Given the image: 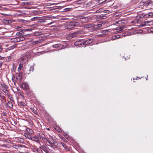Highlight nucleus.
<instances>
[{"mask_svg": "<svg viewBox=\"0 0 153 153\" xmlns=\"http://www.w3.org/2000/svg\"><path fill=\"white\" fill-rule=\"evenodd\" d=\"M80 23L78 22H69L67 26V28L72 30L74 28L78 27L80 25Z\"/></svg>", "mask_w": 153, "mask_h": 153, "instance_id": "1", "label": "nucleus"}, {"mask_svg": "<svg viewBox=\"0 0 153 153\" xmlns=\"http://www.w3.org/2000/svg\"><path fill=\"white\" fill-rule=\"evenodd\" d=\"M123 20H120L116 22V23L120 25H121L118 27L116 28V30H118V32L119 33L122 32L123 30V29L126 28V26L124 25H123V24L124 25V22H123L122 21Z\"/></svg>", "mask_w": 153, "mask_h": 153, "instance_id": "2", "label": "nucleus"}, {"mask_svg": "<svg viewBox=\"0 0 153 153\" xmlns=\"http://www.w3.org/2000/svg\"><path fill=\"white\" fill-rule=\"evenodd\" d=\"M48 18L47 16L42 17H39L37 16L34 17L32 18L31 20L32 21H34L35 20H39V22H45V20H45L46 19H47L46 18Z\"/></svg>", "mask_w": 153, "mask_h": 153, "instance_id": "3", "label": "nucleus"}, {"mask_svg": "<svg viewBox=\"0 0 153 153\" xmlns=\"http://www.w3.org/2000/svg\"><path fill=\"white\" fill-rule=\"evenodd\" d=\"M81 33V31H78L69 34L67 36L68 39H71L76 36L77 35Z\"/></svg>", "mask_w": 153, "mask_h": 153, "instance_id": "4", "label": "nucleus"}, {"mask_svg": "<svg viewBox=\"0 0 153 153\" xmlns=\"http://www.w3.org/2000/svg\"><path fill=\"white\" fill-rule=\"evenodd\" d=\"M22 73L21 72L16 73V79L18 81L20 82L21 81L22 77Z\"/></svg>", "mask_w": 153, "mask_h": 153, "instance_id": "5", "label": "nucleus"}, {"mask_svg": "<svg viewBox=\"0 0 153 153\" xmlns=\"http://www.w3.org/2000/svg\"><path fill=\"white\" fill-rule=\"evenodd\" d=\"M94 41V39H90L86 40L84 42H83V45H86L90 44Z\"/></svg>", "mask_w": 153, "mask_h": 153, "instance_id": "6", "label": "nucleus"}, {"mask_svg": "<svg viewBox=\"0 0 153 153\" xmlns=\"http://www.w3.org/2000/svg\"><path fill=\"white\" fill-rule=\"evenodd\" d=\"M46 139L45 140L47 141L50 145L55 141L54 140L53 137L52 136H49V137H47Z\"/></svg>", "mask_w": 153, "mask_h": 153, "instance_id": "7", "label": "nucleus"}, {"mask_svg": "<svg viewBox=\"0 0 153 153\" xmlns=\"http://www.w3.org/2000/svg\"><path fill=\"white\" fill-rule=\"evenodd\" d=\"M91 17L89 16L87 17L84 16L82 18V19L83 20V21H84V22H89L91 20Z\"/></svg>", "mask_w": 153, "mask_h": 153, "instance_id": "8", "label": "nucleus"}, {"mask_svg": "<svg viewBox=\"0 0 153 153\" xmlns=\"http://www.w3.org/2000/svg\"><path fill=\"white\" fill-rule=\"evenodd\" d=\"M95 26V25L94 23H89L85 25H84V27L85 28H88Z\"/></svg>", "mask_w": 153, "mask_h": 153, "instance_id": "9", "label": "nucleus"}, {"mask_svg": "<svg viewBox=\"0 0 153 153\" xmlns=\"http://www.w3.org/2000/svg\"><path fill=\"white\" fill-rule=\"evenodd\" d=\"M83 40H81L76 41L75 42L74 45L75 46H80L81 45L83 44Z\"/></svg>", "mask_w": 153, "mask_h": 153, "instance_id": "10", "label": "nucleus"}, {"mask_svg": "<svg viewBox=\"0 0 153 153\" xmlns=\"http://www.w3.org/2000/svg\"><path fill=\"white\" fill-rule=\"evenodd\" d=\"M50 146L53 149L57 148H58L57 143L55 141L53 142L52 144L50 145Z\"/></svg>", "mask_w": 153, "mask_h": 153, "instance_id": "11", "label": "nucleus"}, {"mask_svg": "<svg viewBox=\"0 0 153 153\" xmlns=\"http://www.w3.org/2000/svg\"><path fill=\"white\" fill-rule=\"evenodd\" d=\"M46 137H47L43 134L42 133L39 134V138L40 139H41L42 140L45 139L46 140V139H47Z\"/></svg>", "mask_w": 153, "mask_h": 153, "instance_id": "12", "label": "nucleus"}, {"mask_svg": "<svg viewBox=\"0 0 153 153\" xmlns=\"http://www.w3.org/2000/svg\"><path fill=\"white\" fill-rule=\"evenodd\" d=\"M31 138L32 139H30V140L35 141L36 142H37L38 143H39L40 141L39 140L38 138L37 137V136H33V137H31Z\"/></svg>", "mask_w": 153, "mask_h": 153, "instance_id": "13", "label": "nucleus"}, {"mask_svg": "<svg viewBox=\"0 0 153 153\" xmlns=\"http://www.w3.org/2000/svg\"><path fill=\"white\" fill-rule=\"evenodd\" d=\"M22 87L25 90L28 89L29 88L28 84L26 83H24L22 84Z\"/></svg>", "mask_w": 153, "mask_h": 153, "instance_id": "14", "label": "nucleus"}, {"mask_svg": "<svg viewBox=\"0 0 153 153\" xmlns=\"http://www.w3.org/2000/svg\"><path fill=\"white\" fill-rule=\"evenodd\" d=\"M4 94L3 92L0 91V97L1 100L6 101V97L4 96Z\"/></svg>", "mask_w": 153, "mask_h": 153, "instance_id": "15", "label": "nucleus"}, {"mask_svg": "<svg viewBox=\"0 0 153 153\" xmlns=\"http://www.w3.org/2000/svg\"><path fill=\"white\" fill-rule=\"evenodd\" d=\"M13 102L11 101H8L7 102V105L8 107L11 108L12 109L13 107Z\"/></svg>", "mask_w": 153, "mask_h": 153, "instance_id": "16", "label": "nucleus"}, {"mask_svg": "<svg viewBox=\"0 0 153 153\" xmlns=\"http://www.w3.org/2000/svg\"><path fill=\"white\" fill-rule=\"evenodd\" d=\"M18 105L21 108H23L26 105L25 103L23 102H19L18 103Z\"/></svg>", "mask_w": 153, "mask_h": 153, "instance_id": "17", "label": "nucleus"}, {"mask_svg": "<svg viewBox=\"0 0 153 153\" xmlns=\"http://www.w3.org/2000/svg\"><path fill=\"white\" fill-rule=\"evenodd\" d=\"M23 65H24V64H23V63L22 62H21L19 65V67L18 68V71H20L22 69V68H23Z\"/></svg>", "mask_w": 153, "mask_h": 153, "instance_id": "18", "label": "nucleus"}, {"mask_svg": "<svg viewBox=\"0 0 153 153\" xmlns=\"http://www.w3.org/2000/svg\"><path fill=\"white\" fill-rule=\"evenodd\" d=\"M95 1H98V4H102L108 2L107 0H95Z\"/></svg>", "mask_w": 153, "mask_h": 153, "instance_id": "19", "label": "nucleus"}, {"mask_svg": "<svg viewBox=\"0 0 153 153\" xmlns=\"http://www.w3.org/2000/svg\"><path fill=\"white\" fill-rule=\"evenodd\" d=\"M8 97L10 101L13 102V103H15L13 95L10 94L9 95H8Z\"/></svg>", "mask_w": 153, "mask_h": 153, "instance_id": "20", "label": "nucleus"}, {"mask_svg": "<svg viewBox=\"0 0 153 153\" xmlns=\"http://www.w3.org/2000/svg\"><path fill=\"white\" fill-rule=\"evenodd\" d=\"M32 134H30L26 132L25 133V136L27 138L30 139H31V135Z\"/></svg>", "mask_w": 153, "mask_h": 153, "instance_id": "21", "label": "nucleus"}, {"mask_svg": "<svg viewBox=\"0 0 153 153\" xmlns=\"http://www.w3.org/2000/svg\"><path fill=\"white\" fill-rule=\"evenodd\" d=\"M40 148L45 152L46 153H50L49 151L47 149L46 147L44 146H42L41 147H40Z\"/></svg>", "mask_w": 153, "mask_h": 153, "instance_id": "22", "label": "nucleus"}, {"mask_svg": "<svg viewBox=\"0 0 153 153\" xmlns=\"http://www.w3.org/2000/svg\"><path fill=\"white\" fill-rule=\"evenodd\" d=\"M27 132L30 134H33L34 133L33 131L31 129L27 128L26 129Z\"/></svg>", "mask_w": 153, "mask_h": 153, "instance_id": "23", "label": "nucleus"}, {"mask_svg": "<svg viewBox=\"0 0 153 153\" xmlns=\"http://www.w3.org/2000/svg\"><path fill=\"white\" fill-rule=\"evenodd\" d=\"M42 41V39H39L38 40L35 41L33 42V44L34 45L41 43Z\"/></svg>", "mask_w": 153, "mask_h": 153, "instance_id": "24", "label": "nucleus"}, {"mask_svg": "<svg viewBox=\"0 0 153 153\" xmlns=\"http://www.w3.org/2000/svg\"><path fill=\"white\" fill-rule=\"evenodd\" d=\"M106 15V14H101L99 18L101 19H106L107 18Z\"/></svg>", "mask_w": 153, "mask_h": 153, "instance_id": "25", "label": "nucleus"}, {"mask_svg": "<svg viewBox=\"0 0 153 153\" xmlns=\"http://www.w3.org/2000/svg\"><path fill=\"white\" fill-rule=\"evenodd\" d=\"M34 70V67L33 66H30L29 69L28 70V71L27 72L28 74H30V71H33Z\"/></svg>", "mask_w": 153, "mask_h": 153, "instance_id": "26", "label": "nucleus"}, {"mask_svg": "<svg viewBox=\"0 0 153 153\" xmlns=\"http://www.w3.org/2000/svg\"><path fill=\"white\" fill-rule=\"evenodd\" d=\"M21 41V40L20 38H13L12 39V42H18L20 41Z\"/></svg>", "mask_w": 153, "mask_h": 153, "instance_id": "27", "label": "nucleus"}, {"mask_svg": "<svg viewBox=\"0 0 153 153\" xmlns=\"http://www.w3.org/2000/svg\"><path fill=\"white\" fill-rule=\"evenodd\" d=\"M1 85L2 88L8 89V86L4 83L1 84Z\"/></svg>", "mask_w": 153, "mask_h": 153, "instance_id": "28", "label": "nucleus"}, {"mask_svg": "<svg viewBox=\"0 0 153 153\" xmlns=\"http://www.w3.org/2000/svg\"><path fill=\"white\" fill-rule=\"evenodd\" d=\"M40 34L39 32H36L35 33H34L33 34V35L35 36H39V38H41V36H40Z\"/></svg>", "mask_w": 153, "mask_h": 153, "instance_id": "29", "label": "nucleus"}, {"mask_svg": "<svg viewBox=\"0 0 153 153\" xmlns=\"http://www.w3.org/2000/svg\"><path fill=\"white\" fill-rule=\"evenodd\" d=\"M151 1H148L147 2H146L145 3H143V5H144V6H148L150 4H151Z\"/></svg>", "mask_w": 153, "mask_h": 153, "instance_id": "30", "label": "nucleus"}, {"mask_svg": "<svg viewBox=\"0 0 153 153\" xmlns=\"http://www.w3.org/2000/svg\"><path fill=\"white\" fill-rule=\"evenodd\" d=\"M32 30L31 29H28V28H24L22 30L24 31H30Z\"/></svg>", "mask_w": 153, "mask_h": 153, "instance_id": "31", "label": "nucleus"}, {"mask_svg": "<svg viewBox=\"0 0 153 153\" xmlns=\"http://www.w3.org/2000/svg\"><path fill=\"white\" fill-rule=\"evenodd\" d=\"M120 37V36L119 35L117 36H113L112 37V38L113 39H118Z\"/></svg>", "mask_w": 153, "mask_h": 153, "instance_id": "32", "label": "nucleus"}, {"mask_svg": "<svg viewBox=\"0 0 153 153\" xmlns=\"http://www.w3.org/2000/svg\"><path fill=\"white\" fill-rule=\"evenodd\" d=\"M55 129L59 133H61L62 132L61 130L58 127L56 128Z\"/></svg>", "mask_w": 153, "mask_h": 153, "instance_id": "33", "label": "nucleus"}, {"mask_svg": "<svg viewBox=\"0 0 153 153\" xmlns=\"http://www.w3.org/2000/svg\"><path fill=\"white\" fill-rule=\"evenodd\" d=\"M13 147L14 148H15L16 149H18L20 148V146L19 145H14L13 146Z\"/></svg>", "mask_w": 153, "mask_h": 153, "instance_id": "34", "label": "nucleus"}, {"mask_svg": "<svg viewBox=\"0 0 153 153\" xmlns=\"http://www.w3.org/2000/svg\"><path fill=\"white\" fill-rule=\"evenodd\" d=\"M102 26V24L101 22H99L98 23L97 25H95V26H98L99 27H100Z\"/></svg>", "mask_w": 153, "mask_h": 153, "instance_id": "35", "label": "nucleus"}, {"mask_svg": "<svg viewBox=\"0 0 153 153\" xmlns=\"http://www.w3.org/2000/svg\"><path fill=\"white\" fill-rule=\"evenodd\" d=\"M130 35V33H124L122 34V36L124 37H125L126 36L129 35Z\"/></svg>", "mask_w": 153, "mask_h": 153, "instance_id": "36", "label": "nucleus"}, {"mask_svg": "<svg viewBox=\"0 0 153 153\" xmlns=\"http://www.w3.org/2000/svg\"><path fill=\"white\" fill-rule=\"evenodd\" d=\"M76 3L78 4H81L82 3V0H79L76 1Z\"/></svg>", "mask_w": 153, "mask_h": 153, "instance_id": "37", "label": "nucleus"}, {"mask_svg": "<svg viewBox=\"0 0 153 153\" xmlns=\"http://www.w3.org/2000/svg\"><path fill=\"white\" fill-rule=\"evenodd\" d=\"M62 145L63 147L66 149H68V147L65 145L64 143H62Z\"/></svg>", "mask_w": 153, "mask_h": 153, "instance_id": "38", "label": "nucleus"}, {"mask_svg": "<svg viewBox=\"0 0 153 153\" xmlns=\"http://www.w3.org/2000/svg\"><path fill=\"white\" fill-rule=\"evenodd\" d=\"M148 0H143L141 2H140V4H143V3H145L146 2H147Z\"/></svg>", "mask_w": 153, "mask_h": 153, "instance_id": "39", "label": "nucleus"}, {"mask_svg": "<svg viewBox=\"0 0 153 153\" xmlns=\"http://www.w3.org/2000/svg\"><path fill=\"white\" fill-rule=\"evenodd\" d=\"M37 151L38 153H43V152L40 149H37Z\"/></svg>", "mask_w": 153, "mask_h": 153, "instance_id": "40", "label": "nucleus"}, {"mask_svg": "<svg viewBox=\"0 0 153 153\" xmlns=\"http://www.w3.org/2000/svg\"><path fill=\"white\" fill-rule=\"evenodd\" d=\"M25 4H27V5H31L32 4L31 2H26L25 3Z\"/></svg>", "mask_w": 153, "mask_h": 153, "instance_id": "41", "label": "nucleus"}, {"mask_svg": "<svg viewBox=\"0 0 153 153\" xmlns=\"http://www.w3.org/2000/svg\"><path fill=\"white\" fill-rule=\"evenodd\" d=\"M15 45H13V46H11L10 47H9L8 48H9V50H11L12 49H13L15 48Z\"/></svg>", "mask_w": 153, "mask_h": 153, "instance_id": "42", "label": "nucleus"}, {"mask_svg": "<svg viewBox=\"0 0 153 153\" xmlns=\"http://www.w3.org/2000/svg\"><path fill=\"white\" fill-rule=\"evenodd\" d=\"M110 12V11L108 10H105L103 11V12L105 13H108Z\"/></svg>", "mask_w": 153, "mask_h": 153, "instance_id": "43", "label": "nucleus"}, {"mask_svg": "<svg viewBox=\"0 0 153 153\" xmlns=\"http://www.w3.org/2000/svg\"><path fill=\"white\" fill-rule=\"evenodd\" d=\"M5 93L6 95H7L8 96V95H10L9 93L8 90L7 91H6Z\"/></svg>", "mask_w": 153, "mask_h": 153, "instance_id": "44", "label": "nucleus"}, {"mask_svg": "<svg viewBox=\"0 0 153 153\" xmlns=\"http://www.w3.org/2000/svg\"><path fill=\"white\" fill-rule=\"evenodd\" d=\"M19 93L20 95L22 97H24V96L23 95V94L22 92L20 91H19Z\"/></svg>", "mask_w": 153, "mask_h": 153, "instance_id": "45", "label": "nucleus"}, {"mask_svg": "<svg viewBox=\"0 0 153 153\" xmlns=\"http://www.w3.org/2000/svg\"><path fill=\"white\" fill-rule=\"evenodd\" d=\"M7 89L3 88L2 90L4 93H5L6 91H7Z\"/></svg>", "mask_w": 153, "mask_h": 153, "instance_id": "46", "label": "nucleus"}, {"mask_svg": "<svg viewBox=\"0 0 153 153\" xmlns=\"http://www.w3.org/2000/svg\"><path fill=\"white\" fill-rule=\"evenodd\" d=\"M102 10L101 9H99L97 10L96 11V12L97 13H100V11H102Z\"/></svg>", "mask_w": 153, "mask_h": 153, "instance_id": "47", "label": "nucleus"}, {"mask_svg": "<svg viewBox=\"0 0 153 153\" xmlns=\"http://www.w3.org/2000/svg\"><path fill=\"white\" fill-rule=\"evenodd\" d=\"M1 46L0 45V52H1L2 51V49L1 48Z\"/></svg>", "mask_w": 153, "mask_h": 153, "instance_id": "48", "label": "nucleus"}, {"mask_svg": "<svg viewBox=\"0 0 153 153\" xmlns=\"http://www.w3.org/2000/svg\"><path fill=\"white\" fill-rule=\"evenodd\" d=\"M2 62L0 61V67H1V66H2Z\"/></svg>", "mask_w": 153, "mask_h": 153, "instance_id": "49", "label": "nucleus"}, {"mask_svg": "<svg viewBox=\"0 0 153 153\" xmlns=\"http://www.w3.org/2000/svg\"><path fill=\"white\" fill-rule=\"evenodd\" d=\"M4 59V57L1 56H0V60H3V59Z\"/></svg>", "mask_w": 153, "mask_h": 153, "instance_id": "50", "label": "nucleus"}, {"mask_svg": "<svg viewBox=\"0 0 153 153\" xmlns=\"http://www.w3.org/2000/svg\"><path fill=\"white\" fill-rule=\"evenodd\" d=\"M24 141V139H22V138H21V140H20V141L22 142H23Z\"/></svg>", "mask_w": 153, "mask_h": 153, "instance_id": "51", "label": "nucleus"}, {"mask_svg": "<svg viewBox=\"0 0 153 153\" xmlns=\"http://www.w3.org/2000/svg\"><path fill=\"white\" fill-rule=\"evenodd\" d=\"M30 92L29 91H27L26 93L27 94H29Z\"/></svg>", "mask_w": 153, "mask_h": 153, "instance_id": "52", "label": "nucleus"}, {"mask_svg": "<svg viewBox=\"0 0 153 153\" xmlns=\"http://www.w3.org/2000/svg\"><path fill=\"white\" fill-rule=\"evenodd\" d=\"M33 112L34 113H35V114H36V112H37V111H36L34 110H33Z\"/></svg>", "mask_w": 153, "mask_h": 153, "instance_id": "53", "label": "nucleus"}, {"mask_svg": "<svg viewBox=\"0 0 153 153\" xmlns=\"http://www.w3.org/2000/svg\"><path fill=\"white\" fill-rule=\"evenodd\" d=\"M68 135H65V137L66 138H68Z\"/></svg>", "mask_w": 153, "mask_h": 153, "instance_id": "54", "label": "nucleus"}, {"mask_svg": "<svg viewBox=\"0 0 153 153\" xmlns=\"http://www.w3.org/2000/svg\"><path fill=\"white\" fill-rule=\"evenodd\" d=\"M20 34V32H18L17 33H16V34H17V35H18H18H19V34Z\"/></svg>", "mask_w": 153, "mask_h": 153, "instance_id": "55", "label": "nucleus"}, {"mask_svg": "<svg viewBox=\"0 0 153 153\" xmlns=\"http://www.w3.org/2000/svg\"><path fill=\"white\" fill-rule=\"evenodd\" d=\"M151 4H152V5H153V1H151Z\"/></svg>", "mask_w": 153, "mask_h": 153, "instance_id": "56", "label": "nucleus"}, {"mask_svg": "<svg viewBox=\"0 0 153 153\" xmlns=\"http://www.w3.org/2000/svg\"><path fill=\"white\" fill-rule=\"evenodd\" d=\"M47 129L48 131L50 130V129L49 128H47Z\"/></svg>", "mask_w": 153, "mask_h": 153, "instance_id": "57", "label": "nucleus"}, {"mask_svg": "<svg viewBox=\"0 0 153 153\" xmlns=\"http://www.w3.org/2000/svg\"><path fill=\"white\" fill-rule=\"evenodd\" d=\"M2 137V135H1V134H0V137Z\"/></svg>", "mask_w": 153, "mask_h": 153, "instance_id": "58", "label": "nucleus"}, {"mask_svg": "<svg viewBox=\"0 0 153 153\" xmlns=\"http://www.w3.org/2000/svg\"><path fill=\"white\" fill-rule=\"evenodd\" d=\"M138 78H138V77H137L136 78V80H137Z\"/></svg>", "mask_w": 153, "mask_h": 153, "instance_id": "59", "label": "nucleus"}, {"mask_svg": "<svg viewBox=\"0 0 153 153\" xmlns=\"http://www.w3.org/2000/svg\"><path fill=\"white\" fill-rule=\"evenodd\" d=\"M152 16L153 17V14L152 15Z\"/></svg>", "mask_w": 153, "mask_h": 153, "instance_id": "60", "label": "nucleus"}, {"mask_svg": "<svg viewBox=\"0 0 153 153\" xmlns=\"http://www.w3.org/2000/svg\"><path fill=\"white\" fill-rule=\"evenodd\" d=\"M146 80H147V78H146Z\"/></svg>", "mask_w": 153, "mask_h": 153, "instance_id": "61", "label": "nucleus"}, {"mask_svg": "<svg viewBox=\"0 0 153 153\" xmlns=\"http://www.w3.org/2000/svg\"><path fill=\"white\" fill-rule=\"evenodd\" d=\"M15 82H14V84H15Z\"/></svg>", "mask_w": 153, "mask_h": 153, "instance_id": "62", "label": "nucleus"}, {"mask_svg": "<svg viewBox=\"0 0 153 153\" xmlns=\"http://www.w3.org/2000/svg\"><path fill=\"white\" fill-rule=\"evenodd\" d=\"M1 140V139L0 138V141Z\"/></svg>", "mask_w": 153, "mask_h": 153, "instance_id": "63", "label": "nucleus"}]
</instances>
